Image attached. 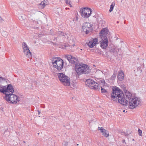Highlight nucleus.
I'll return each instance as SVG.
<instances>
[{"mask_svg": "<svg viewBox=\"0 0 146 146\" xmlns=\"http://www.w3.org/2000/svg\"><path fill=\"white\" fill-rule=\"evenodd\" d=\"M128 96V105L129 108L133 109L141 103V100L140 98L133 97L132 94L130 92Z\"/></svg>", "mask_w": 146, "mask_h": 146, "instance_id": "nucleus-1", "label": "nucleus"}, {"mask_svg": "<svg viewBox=\"0 0 146 146\" xmlns=\"http://www.w3.org/2000/svg\"><path fill=\"white\" fill-rule=\"evenodd\" d=\"M108 33V29L106 28L101 30L99 33V36L102 39L100 41V46L102 49L106 48L108 46V40L106 35Z\"/></svg>", "mask_w": 146, "mask_h": 146, "instance_id": "nucleus-2", "label": "nucleus"}, {"mask_svg": "<svg viewBox=\"0 0 146 146\" xmlns=\"http://www.w3.org/2000/svg\"><path fill=\"white\" fill-rule=\"evenodd\" d=\"M59 80L62 84L65 86H69L70 84V78L63 73L58 74Z\"/></svg>", "mask_w": 146, "mask_h": 146, "instance_id": "nucleus-3", "label": "nucleus"}, {"mask_svg": "<svg viewBox=\"0 0 146 146\" xmlns=\"http://www.w3.org/2000/svg\"><path fill=\"white\" fill-rule=\"evenodd\" d=\"M5 99L9 103L12 104H16L19 101V97L13 94L6 95Z\"/></svg>", "mask_w": 146, "mask_h": 146, "instance_id": "nucleus-4", "label": "nucleus"}, {"mask_svg": "<svg viewBox=\"0 0 146 146\" xmlns=\"http://www.w3.org/2000/svg\"><path fill=\"white\" fill-rule=\"evenodd\" d=\"M123 96V94L122 91L116 86L113 88L111 96L112 98H117Z\"/></svg>", "mask_w": 146, "mask_h": 146, "instance_id": "nucleus-5", "label": "nucleus"}, {"mask_svg": "<svg viewBox=\"0 0 146 146\" xmlns=\"http://www.w3.org/2000/svg\"><path fill=\"white\" fill-rule=\"evenodd\" d=\"M54 61L52 62L53 67L58 70H61L63 68V60L60 58H56Z\"/></svg>", "mask_w": 146, "mask_h": 146, "instance_id": "nucleus-6", "label": "nucleus"}, {"mask_svg": "<svg viewBox=\"0 0 146 146\" xmlns=\"http://www.w3.org/2000/svg\"><path fill=\"white\" fill-rule=\"evenodd\" d=\"M85 84L87 86L92 89L97 90L99 88L98 84L91 79L87 80L85 82Z\"/></svg>", "mask_w": 146, "mask_h": 146, "instance_id": "nucleus-7", "label": "nucleus"}, {"mask_svg": "<svg viewBox=\"0 0 146 146\" xmlns=\"http://www.w3.org/2000/svg\"><path fill=\"white\" fill-rule=\"evenodd\" d=\"M130 92L128 91H126L125 92V96L123 97V96H120L119 98H115L116 100H117L121 104L124 106L128 105V101L127 100L128 99V96L129 95Z\"/></svg>", "mask_w": 146, "mask_h": 146, "instance_id": "nucleus-8", "label": "nucleus"}, {"mask_svg": "<svg viewBox=\"0 0 146 146\" xmlns=\"http://www.w3.org/2000/svg\"><path fill=\"white\" fill-rule=\"evenodd\" d=\"M80 11L81 16L85 18H87L90 17L92 12L90 9L86 7L82 9Z\"/></svg>", "mask_w": 146, "mask_h": 146, "instance_id": "nucleus-9", "label": "nucleus"}, {"mask_svg": "<svg viewBox=\"0 0 146 146\" xmlns=\"http://www.w3.org/2000/svg\"><path fill=\"white\" fill-rule=\"evenodd\" d=\"M23 52L26 56L30 58L32 57V54L29 49L27 45L25 42H23L22 44Z\"/></svg>", "mask_w": 146, "mask_h": 146, "instance_id": "nucleus-10", "label": "nucleus"}, {"mask_svg": "<svg viewBox=\"0 0 146 146\" xmlns=\"http://www.w3.org/2000/svg\"><path fill=\"white\" fill-rule=\"evenodd\" d=\"M121 45L115 46L112 44L110 46V50L111 52L113 53L114 54L117 55L119 50H121Z\"/></svg>", "mask_w": 146, "mask_h": 146, "instance_id": "nucleus-11", "label": "nucleus"}, {"mask_svg": "<svg viewBox=\"0 0 146 146\" xmlns=\"http://www.w3.org/2000/svg\"><path fill=\"white\" fill-rule=\"evenodd\" d=\"M92 29L91 25L89 23H84L82 27V31L85 32L86 34L89 33Z\"/></svg>", "mask_w": 146, "mask_h": 146, "instance_id": "nucleus-12", "label": "nucleus"}, {"mask_svg": "<svg viewBox=\"0 0 146 146\" xmlns=\"http://www.w3.org/2000/svg\"><path fill=\"white\" fill-rule=\"evenodd\" d=\"M84 66H86L85 64H82V63L78 64L75 65V69L76 72L78 74H81L82 72Z\"/></svg>", "mask_w": 146, "mask_h": 146, "instance_id": "nucleus-13", "label": "nucleus"}, {"mask_svg": "<svg viewBox=\"0 0 146 146\" xmlns=\"http://www.w3.org/2000/svg\"><path fill=\"white\" fill-rule=\"evenodd\" d=\"M60 35L57 37H55L54 40H56L58 42H61L64 41L65 38H66V35L65 33L62 32H60Z\"/></svg>", "mask_w": 146, "mask_h": 146, "instance_id": "nucleus-14", "label": "nucleus"}, {"mask_svg": "<svg viewBox=\"0 0 146 146\" xmlns=\"http://www.w3.org/2000/svg\"><path fill=\"white\" fill-rule=\"evenodd\" d=\"M98 82L100 84L101 88V92L102 93H105L106 92V90L103 87H105L107 86V84L105 82V81L104 79L100 80Z\"/></svg>", "mask_w": 146, "mask_h": 146, "instance_id": "nucleus-15", "label": "nucleus"}, {"mask_svg": "<svg viewBox=\"0 0 146 146\" xmlns=\"http://www.w3.org/2000/svg\"><path fill=\"white\" fill-rule=\"evenodd\" d=\"M67 60H68L69 62L75 64V65L78 64V62L77 59L75 58L72 56L71 55H67L66 56Z\"/></svg>", "mask_w": 146, "mask_h": 146, "instance_id": "nucleus-16", "label": "nucleus"}, {"mask_svg": "<svg viewBox=\"0 0 146 146\" xmlns=\"http://www.w3.org/2000/svg\"><path fill=\"white\" fill-rule=\"evenodd\" d=\"M6 91L8 92H7V94L6 93V95L7 94H13L14 92V88L11 85H7V86H6Z\"/></svg>", "mask_w": 146, "mask_h": 146, "instance_id": "nucleus-17", "label": "nucleus"}, {"mask_svg": "<svg viewBox=\"0 0 146 146\" xmlns=\"http://www.w3.org/2000/svg\"><path fill=\"white\" fill-rule=\"evenodd\" d=\"M98 129L100 130L102 132V134L106 137H108L109 136V134L108 133V131L104 129L102 127H98Z\"/></svg>", "mask_w": 146, "mask_h": 146, "instance_id": "nucleus-18", "label": "nucleus"}, {"mask_svg": "<svg viewBox=\"0 0 146 146\" xmlns=\"http://www.w3.org/2000/svg\"><path fill=\"white\" fill-rule=\"evenodd\" d=\"M117 77L119 80L120 81H122L124 79V74L122 70H120L119 72Z\"/></svg>", "mask_w": 146, "mask_h": 146, "instance_id": "nucleus-19", "label": "nucleus"}, {"mask_svg": "<svg viewBox=\"0 0 146 146\" xmlns=\"http://www.w3.org/2000/svg\"><path fill=\"white\" fill-rule=\"evenodd\" d=\"M48 3V1L47 0H44L43 1H42L39 5V6H41V8H44L46 5H47Z\"/></svg>", "mask_w": 146, "mask_h": 146, "instance_id": "nucleus-20", "label": "nucleus"}, {"mask_svg": "<svg viewBox=\"0 0 146 146\" xmlns=\"http://www.w3.org/2000/svg\"><path fill=\"white\" fill-rule=\"evenodd\" d=\"M87 66H88L86 65V66H84V68L83 69L81 74H86L90 72V70L89 68L87 67Z\"/></svg>", "mask_w": 146, "mask_h": 146, "instance_id": "nucleus-21", "label": "nucleus"}, {"mask_svg": "<svg viewBox=\"0 0 146 146\" xmlns=\"http://www.w3.org/2000/svg\"><path fill=\"white\" fill-rule=\"evenodd\" d=\"M5 89H6V86H0V92L3 93L6 95V93L7 94Z\"/></svg>", "mask_w": 146, "mask_h": 146, "instance_id": "nucleus-22", "label": "nucleus"}, {"mask_svg": "<svg viewBox=\"0 0 146 146\" xmlns=\"http://www.w3.org/2000/svg\"><path fill=\"white\" fill-rule=\"evenodd\" d=\"M87 44L88 46L90 48H92L95 46L94 44L92 42V40L89 41V42L87 43Z\"/></svg>", "mask_w": 146, "mask_h": 146, "instance_id": "nucleus-23", "label": "nucleus"}, {"mask_svg": "<svg viewBox=\"0 0 146 146\" xmlns=\"http://www.w3.org/2000/svg\"><path fill=\"white\" fill-rule=\"evenodd\" d=\"M114 5H115L114 3H112L110 5V9L109 11L110 12H111L113 11Z\"/></svg>", "mask_w": 146, "mask_h": 146, "instance_id": "nucleus-24", "label": "nucleus"}, {"mask_svg": "<svg viewBox=\"0 0 146 146\" xmlns=\"http://www.w3.org/2000/svg\"><path fill=\"white\" fill-rule=\"evenodd\" d=\"M19 18L21 21H22L23 20H24L25 19V15H20L19 16Z\"/></svg>", "mask_w": 146, "mask_h": 146, "instance_id": "nucleus-25", "label": "nucleus"}, {"mask_svg": "<svg viewBox=\"0 0 146 146\" xmlns=\"http://www.w3.org/2000/svg\"><path fill=\"white\" fill-rule=\"evenodd\" d=\"M92 41L94 45H95L98 42V39L97 38H95L94 39H93Z\"/></svg>", "mask_w": 146, "mask_h": 146, "instance_id": "nucleus-26", "label": "nucleus"}, {"mask_svg": "<svg viewBox=\"0 0 146 146\" xmlns=\"http://www.w3.org/2000/svg\"><path fill=\"white\" fill-rule=\"evenodd\" d=\"M71 86L72 88H76V84L74 82H72L71 84Z\"/></svg>", "mask_w": 146, "mask_h": 146, "instance_id": "nucleus-27", "label": "nucleus"}, {"mask_svg": "<svg viewBox=\"0 0 146 146\" xmlns=\"http://www.w3.org/2000/svg\"><path fill=\"white\" fill-rule=\"evenodd\" d=\"M62 144L64 146H66L68 145V142L66 141H64L63 142Z\"/></svg>", "mask_w": 146, "mask_h": 146, "instance_id": "nucleus-28", "label": "nucleus"}, {"mask_svg": "<svg viewBox=\"0 0 146 146\" xmlns=\"http://www.w3.org/2000/svg\"><path fill=\"white\" fill-rule=\"evenodd\" d=\"M65 2L66 4H69V5L70 6V7H72V6L71 4L70 1H69L68 0H66V1Z\"/></svg>", "mask_w": 146, "mask_h": 146, "instance_id": "nucleus-29", "label": "nucleus"}, {"mask_svg": "<svg viewBox=\"0 0 146 146\" xmlns=\"http://www.w3.org/2000/svg\"><path fill=\"white\" fill-rule=\"evenodd\" d=\"M137 70L140 73H141L142 71V68L140 67H138L137 68Z\"/></svg>", "mask_w": 146, "mask_h": 146, "instance_id": "nucleus-30", "label": "nucleus"}, {"mask_svg": "<svg viewBox=\"0 0 146 146\" xmlns=\"http://www.w3.org/2000/svg\"><path fill=\"white\" fill-rule=\"evenodd\" d=\"M138 131L139 134V135H140V136L141 135V134H142V131L140 129H139Z\"/></svg>", "mask_w": 146, "mask_h": 146, "instance_id": "nucleus-31", "label": "nucleus"}, {"mask_svg": "<svg viewBox=\"0 0 146 146\" xmlns=\"http://www.w3.org/2000/svg\"><path fill=\"white\" fill-rule=\"evenodd\" d=\"M95 52L96 53H98V54L100 53V51L98 49H96L95 50Z\"/></svg>", "mask_w": 146, "mask_h": 146, "instance_id": "nucleus-32", "label": "nucleus"}, {"mask_svg": "<svg viewBox=\"0 0 146 146\" xmlns=\"http://www.w3.org/2000/svg\"><path fill=\"white\" fill-rule=\"evenodd\" d=\"M3 80V78L1 77H0V82H1Z\"/></svg>", "mask_w": 146, "mask_h": 146, "instance_id": "nucleus-33", "label": "nucleus"}, {"mask_svg": "<svg viewBox=\"0 0 146 146\" xmlns=\"http://www.w3.org/2000/svg\"><path fill=\"white\" fill-rule=\"evenodd\" d=\"M3 21V19L0 16V22H2Z\"/></svg>", "mask_w": 146, "mask_h": 146, "instance_id": "nucleus-34", "label": "nucleus"}, {"mask_svg": "<svg viewBox=\"0 0 146 146\" xmlns=\"http://www.w3.org/2000/svg\"><path fill=\"white\" fill-rule=\"evenodd\" d=\"M145 64H143V66H145V67H146V61H145L144 62Z\"/></svg>", "mask_w": 146, "mask_h": 146, "instance_id": "nucleus-35", "label": "nucleus"}, {"mask_svg": "<svg viewBox=\"0 0 146 146\" xmlns=\"http://www.w3.org/2000/svg\"><path fill=\"white\" fill-rule=\"evenodd\" d=\"M123 143H125V140L124 139H123L122 140Z\"/></svg>", "mask_w": 146, "mask_h": 146, "instance_id": "nucleus-36", "label": "nucleus"}, {"mask_svg": "<svg viewBox=\"0 0 146 146\" xmlns=\"http://www.w3.org/2000/svg\"><path fill=\"white\" fill-rule=\"evenodd\" d=\"M112 77L113 78H115V75H113L112 76Z\"/></svg>", "mask_w": 146, "mask_h": 146, "instance_id": "nucleus-37", "label": "nucleus"}, {"mask_svg": "<svg viewBox=\"0 0 146 146\" xmlns=\"http://www.w3.org/2000/svg\"><path fill=\"white\" fill-rule=\"evenodd\" d=\"M72 46H75V44H72Z\"/></svg>", "mask_w": 146, "mask_h": 146, "instance_id": "nucleus-38", "label": "nucleus"}, {"mask_svg": "<svg viewBox=\"0 0 146 146\" xmlns=\"http://www.w3.org/2000/svg\"><path fill=\"white\" fill-rule=\"evenodd\" d=\"M23 143H26L25 141H23Z\"/></svg>", "mask_w": 146, "mask_h": 146, "instance_id": "nucleus-39", "label": "nucleus"}, {"mask_svg": "<svg viewBox=\"0 0 146 146\" xmlns=\"http://www.w3.org/2000/svg\"><path fill=\"white\" fill-rule=\"evenodd\" d=\"M66 9H69V8H66Z\"/></svg>", "mask_w": 146, "mask_h": 146, "instance_id": "nucleus-40", "label": "nucleus"}, {"mask_svg": "<svg viewBox=\"0 0 146 146\" xmlns=\"http://www.w3.org/2000/svg\"><path fill=\"white\" fill-rule=\"evenodd\" d=\"M125 110H124L123 111V112H125Z\"/></svg>", "mask_w": 146, "mask_h": 146, "instance_id": "nucleus-41", "label": "nucleus"}, {"mask_svg": "<svg viewBox=\"0 0 146 146\" xmlns=\"http://www.w3.org/2000/svg\"><path fill=\"white\" fill-rule=\"evenodd\" d=\"M40 113V112L38 111V114H39Z\"/></svg>", "mask_w": 146, "mask_h": 146, "instance_id": "nucleus-42", "label": "nucleus"}, {"mask_svg": "<svg viewBox=\"0 0 146 146\" xmlns=\"http://www.w3.org/2000/svg\"><path fill=\"white\" fill-rule=\"evenodd\" d=\"M132 140H133V141H134V139H133Z\"/></svg>", "mask_w": 146, "mask_h": 146, "instance_id": "nucleus-43", "label": "nucleus"}, {"mask_svg": "<svg viewBox=\"0 0 146 146\" xmlns=\"http://www.w3.org/2000/svg\"><path fill=\"white\" fill-rule=\"evenodd\" d=\"M77 145H79V144H78Z\"/></svg>", "mask_w": 146, "mask_h": 146, "instance_id": "nucleus-44", "label": "nucleus"}]
</instances>
